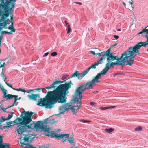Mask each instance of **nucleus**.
<instances>
[{
    "label": "nucleus",
    "mask_w": 148,
    "mask_h": 148,
    "mask_svg": "<svg viewBox=\"0 0 148 148\" xmlns=\"http://www.w3.org/2000/svg\"><path fill=\"white\" fill-rule=\"evenodd\" d=\"M35 114L32 112L24 111L20 115L21 118H17L13 121L14 123L18 120L19 125L16 128V130L18 133L17 136H20V143L22 145H26L25 143H30L34 138L36 135L33 136L34 134L32 132L27 131V129L30 128L29 124L32 121V117L33 114Z\"/></svg>",
    "instance_id": "obj_1"
},
{
    "label": "nucleus",
    "mask_w": 148,
    "mask_h": 148,
    "mask_svg": "<svg viewBox=\"0 0 148 148\" xmlns=\"http://www.w3.org/2000/svg\"><path fill=\"white\" fill-rule=\"evenodd\" d=\"M45 98L39 99L37 105L51 109L53 105L57 102L63 104L66 102V95L68 93H47Z\"/></svg>",
    "instance_id": "obj_2"
},
{
    "label": "nucleus",
    "mask_w": 148,
    "mask_h": 148,
    "mask_svg": "<svg viewBox=\"0 0 148 148\" xmlns=\"http://www.w3.org/2000/svg\"><path fill=\"white\" fill-rule=\"evenodd\" d=\"M73 84L71 80L69 82L66 83V81H60L58 78L54 80L51 84L48 86L44 88H40L42 90L40 91H37L39 92L42 91L43 92V90L45 89H48L47 92H69L68 91L71 87V86Z\"/></svg>",
    "instance_id": "obj_3"
},
{
    "label": "nucleus",
    "mask_w": 148,
    "mask_h": 148,
    "mask_svg": "<svg viewBox=\"0 0 148 148\" xmlns=\"http://www.w3.org/2000/svg\"><path fill=\"white\" fill-rule=\"evenodd\" d=\"M82 97V93H74L71 100V102L73 103H76L78 105L76 106L77 109L74 108L75 106L72 105L71 107L70 110H71L73 114L75 115L77 112V110H79L80 107L82 106L81 99Z\"/></svg>",
    "instance_id": "obj_4"
},
{
    "label": "nucleus",
    "mask_w": 148,
    "mask_h": 148,
    "mask_svg": "<svg viewBox=\"0 0 148 148\" xmlns=\"http://www.w3.org/2000/svg\"><path fill=\"white\" fill-rule=\"evenodd\" d=\"M48 123L44 122L41 121H38L36 123L35 121L29 123V126L30 129H36L37 130H42L44 132L49 126L47 125Z\"/></svg>",
    "instance_id": "obj_5"
},
{
    "label": "nucleus",
    "mask_w": 148,
    "mask_h": 148,
    "mask_svg": "<svg viewBox=\"0 0 148 148\" xmlns=\"http://www.w3.org/2000/svg\"><path fill=\"white\" fill-rule=\"evenodd\" d=\"M100 82L99 79H94L90 82H88L87 83L81 85L79 87H77L75 92H82L86 90L92 89V87L95 82L98 83Z\"/></svg>",
    "instance_id": "obj_6"
},
{
    "label": "nucleus",
    "mask_w": 148,
    "mask_h": 148,
    "mask_svg": "<svg viewBox=\"0 0 148 148\" xmlns=\"http://www.w3.org/2000/svg\"><path fill=\"white\" fill-rule=\"evenodd\" d=\"M4 78L3 77V79H4V81L5 82L6 84L10 87H11L13 90H15L18 92L21 91L23 92H37V91H40L41 90L40 88H36L34 89H29L27 90H25L24 89H23L21 88H19L18 89H15L12 87V84H10L9 83L6 82L5 80L7 78V77L5 75H4Z\"/></svg>",
    "instance_id": "obj_7"
},
{
    "label": "nucleus",
    "mask_w": 148,
    "mask_h": 148,
    "mask_svg": "<svg viewBox=\"0 0 148 148\" xmlns=\"http://www.w3.org/2000/svg\"><path fill=\"white\" fill-rule=\"evenodd\" d=\"M69 134H59V136L58 137V140L60 139L59 138H62V142L63 143L65 142L68 139V142L71 145H74L75 144V143L74 142V139L73 137H69Z\"/></svg>",
    "instance_id": "obj_8"
},
{
    "label": "nucleus",
    "mask_w": 148,
    "mask_h": 148,
    "mask_svg": "<svg viewBox=\"0 0 148 148\" xmlns=\"http://www.w3.org/2000/svg\"><path fill=\"white\" fill-rule=\"evenodd\" d=\"M118 62L117 61L115 62H108L106 64L105 68L101 71L102 74L103 75L106 74L110 68L114 67V65L118 66Z\"/></svg>",
    "instance_id": "obj_9"
},
{
    "label": "nucleus",
    "mask_w": 148,
    "mask_h": 148,
    "mask_svg": "<svg viewBox=\"0 0 148 148\" xmlns=\"http://www.w3.org/2000/svg\"><path fill=\"white\" fill-rule=\"evenodd\" d=\"M117 60L118 62L128 63L130 61V58L127 50L121 54V57H119Z\"/></svg>",
    "instance_id": "obj_10"
},
{
    "label": "nucleus",
    "mask_w": 148,
    "mask_h": 148,
    "mask_svg": "<svg viewBox=\"0 0 148 148\" xmlns=\"http://www.w3.org/2000/svg\"><path fill=\"white\" fill-rule=\"evenodd\" d=\"M72 103L71 102H68L60 106L59 109L60 114H62L65 111L70 110L71 107L72 106L71 104Z\"/></svg>",
    "instance_id": "obj_11"
},
{
    "label": "nucleus",
    "mask_w": 148,
    "mask_h": 148,
    "mask_svg": "<svg viewBox=\"0 0 148 148\" xmlns=\"http://www.w3.org/2000/svg\"><path fill=\"white\" fill-rule=\"evenodd\" d=\"M51 130L50 128L48 126L45 131V132L44 135L48 137H50L51 138L55 137L58 139H59L58 137V136H59V134H57L56 133H54V131H51Z\"/></svg>",
    "instance_id": "obj_12"
},
{
    "label": "nucleus",
    "mask_w": 148,
    "mask_h": 148,
    "mask_svg": "<svg viewBox=\"0 0 148 148\" xmlns=\"http://www.w3.org/2000/svg\"><path fill=\"white\" fill-rule=\"evenodd\" d=\"M7 15L5 12L4 13L2 14L0 16V18H3V21L2 22V27L3 29V28L7 29V24H9L10 23V20L9 18H7Z\"/></svg>",
    "instance_id": "obj_13"
},
{
    "label": "nucleus",
    "mask_w": 148,
    "mask_h": 148,
    "mask_svg": "<svg viewBox=\"0 0 148 148\" xmlns=\"http://www.w3.org/2000/svg\"><path fill=\"white\" fill-rule=\"evenodd\" d=\"M142 46L144 47H146L142 43V42H140L135 44L134 46H130V47L132 49L133 51L137 55L140 54L139 49Z\"/></svg>",
    "instance_id": "obj_14"
},
{
    "label": "nucleus",
    "mask_w": 148,
    "mask_h": 148,
    "mask_svg": "<svg viewBox=\"0 0 148 148\" xmlns=\"http://www.w3.org/2000/svg\"><path fill=\"white\" fill-rule=\"evenodd\" d=\"M127 50L130 58V61L133 64L134 61V58L137 54L133 51V49L130 47Z\"/></svg>",
    "instance_id": "obj_15"
},
{
    "label": "nucleus",
    "mask_w": 148,
    "mask_h": 148,
    "mask_svg": "<svg viewBox=\"0 0 148 148\" xmlns=\"http://www.w3.org/2000/svg\"><path fill=\"white\" fill-rule=\"evenodd\" d=\"M85 72V71L81 73H79V71L77 70H76L74 72L72 75L71 77H77L78 79H79L80 78L81 79L82 78L84 77L86 74H84Z\"/></svg>",
    "instance_id": "obj_16"
},
{
    "label": "nucleus",
    "mask_w": 148,
    "mask_h": 148,
    "mask_svg": "<svg viewBox=\"0 0 148 148\" xmlns=\"http://www.w3.org/2000/svg\"><path fill=\"white\" fill-rule=\"evenodd\" d=\"M7 10L14 11V8L16 5V0H8Z\"/></svg>",
    "instance_id": "obj_17"
},
{
    "label": "nucleus",
    "mask_w": 148,
    "mask_h": 148,
    "mask_svg": "<svg viewBox=\"0 0 148 148\" xmlns=\"http://www.w3.org/2000/svg\"><path fill=\"white\" fill-rule=\"evenodd\" d=\"M102 63V62H101V60H97V62H95L91 65V66L89 67L88 69L85 70V72L84 73V74H87L91 68L95 69L96 66H98L99 64H101Z\"/></svg>",
    "instance_id": "obj_18"
},
{
    "label": "nucleus",
    "mask_w": 148,
    "mask_h": 148,
    "mask_svg": "<svg viewBox=\"0 0 148 148\" xmlns=\"http://www.w3.org/2000/svg\"><path fill=\"white\" fill-rule=\"evenodd\" d=\"M13 12L14 11L7 10L5 12L6 13V14L7 15V16L8 18L10 15V21L12 24L13 23L14 24Z\"/></svg>",
    "instance_id": "obj_19"
},
{
    "label": "nucleus",
    "mask_w": 148,
    "mask_h": 148,
    "mask_svg": "<svg viewBox=\"0 0 148 148\" xmlns=\"http://www.w3.org/2000/svg\"><path fill=\"white\" fill-rule=\"evenodd\" d=\"M28 97L30 99L36 101L39 98L40 94H32L31 95H28Z\"/></svg>",
    "instance_id": "obj_20"
},
{
    "label": "nucleus",
    "mask_w": 148,
    "mask_h": 148,
    "mask_svg": "<svg viewBox=\"0 0 148 148\" xmlns=\"http://www.w3.org/2000/svg\"><path fill=\"white\" fill-rule=\"evenodd\" d=\"M8 0H0V5L3 7L6 10H7L8 5Z\"/></svg>",
    "instance_id": "obj_21"
},
{
    "label": "nucleus",
    "mask_w": 148,
    "mask_h": 148,
    "mask_svg": "<svg viewBox=\"0 0 148 148\" xmlns=\"http://www.w3.org/2000/svg\"><path fill=\"white\" fill-rule=\"evenodd\" d=\"M14 112H12L10 115L9 114L8 117L6 119L3 118V116H2L1 119H0V124H1V123L5 121V120H9L13 116V115Z\"/></svg>",
    "instance_id": "obj_22"
},
{
    "label": "nucleus",
    "mask_w": 148,
    "mask_h": 148,
    "mask_svg": "<svg viewBox=\"0 0 148 148\" xmlns=\"http://www.w3.org/2000/svg\"><path fill=\"white\" fill-rule=\"evenodd\" d=\"M3 93L4 94L3 97V98H6L7 100L8 101H9L11 99H12L16 95H13L10 94H7V93Z\"/></svg>",
    "instance_id": "obj_23"
},
{
    "label": "nucleus",
    "mask_w": 148,
    "mask_h": 148,
    "mask_svg": "<svg viewBox=\"0 0 148 148\" xmlns=\"http://www.w3.org/2000/svg\"><path fill=\"white\" fill-rule=\"evenodd\" d=\"M2 138L0 139V148H9V145L8 143L3 144Z\"/></svg>",
    "instance_id": "obj_24"
},
{
    "label": "nucleus",
    "mask_w": 148,
    "mask_h": 148,
    "mask_svg": "<svg viewBox=\"0 0 148 148\" xmlns=\"http://www.w3.org/2000/svg\"><path fill=\"white\" fill-rule=\"evenodd\" d=\"M113 53L110 54L109 55H106L105 56H103V58H104V60L105 59L106 57H107V62H112V56Z\"/></svg>",
    "instance_id": "obj_25"
},
{
    "label": "nucleus",
    "mask_w": 148,
    "mask_h": 148,
    "mask_svg": "<svg viewBox=\"0 0 148 148\" xmlns=\"http://www.w3.org/2000/svg\"><path fill=\"white\" fill-rule=\"evenodd\" d=\"M132 64H133L130 61H129L128 62V63H126L123 62H118V66L121 65L123 67L127 65H128L130 66H132Z\"/></svg>",
    "instance_id": "obj_26"
},
{
    "label": "nucleus",
    "mask_w": 148,
    "mask_h": 148,
    "mask_svg": "<svg viewBox=\"0 0 148 148\" xmlns=\"http://www.w3.org/2000/svg\"><path fill=\"white\" fill-rule=\"evenodd\" d=\"M104 54V51L101 52L100 53H98L96 54V55H97L99 56L100 57L102 56V57L100 59H99L98 60H101V62H103V61L104 60V58H103V55Z\"/></svg>",
    "instance_id": "obj_27"
},
{
    "label": "nucleus",
    "mask_w": 148,
    "mask_h": 148,
    "mask_svg": "<svg viewBox=\"0 0 148 148\" xmlns=\"http://www.w3.org/2000/svg\"><path fill=\"white\" fill-rule=\"evenodd\" d=\"M111 48L110 47V48H109V49H108L107 50V51H103L104 52V54L103 55V56H105L106 55H109V54H110L111 53H112V54L113 53L111 52Z\"/></svg>",
    "instance_id": "obj_28"
},
{
    "label": "nucleus",
    "mask_w": 148,
    "mask_h": 148,
    "mask_svg": "<svg viewBox=\"0 0 148 148\" xmlns=\"http://www.w3.org/2000/svg\"><path fill=\"white\" fill-rule=\"evenodd\" d=\"M144 33L146 35L144 37L146 38H148V25L145 28Z\"/></svg>",
    "instance_id": "obj_29"
},
{
    "label": "nucleus",
    "mask_w": 148,
    "mask_h": 148,
    "mask_svg": "<svg viewBox=\"0 0 148 148\" xmlns=\"http://www.w3.org/2000/svg\"><path fill=\"white\" fill-rule=\"evenodd\" d=\"M14 98V101L13 104L12 105L9 106V107H12L14 105H16V103L17 101L18 100V96L17 95H16Z\"/></svg>",
    "instance_id": "obj_30"
},
{
    "label": "nucleus",
    "mask_w": 148,
    "mask_h": 148,
    "mask_svg": "<svg viewBox=\"0 0 148 148\" xmlns=\"http://www.w3.org/2000/svg\"><path fill=\"white\" fill-rule=\"evenodd\" d=\"M6 11L3 7L0 5V16L5 12Z\"/></svg>",
    "instance_id": "obj_31"
},
{
    "label": "nucleus",
    "mask_w": 148,
    "mask_h": 148,
    "mask_svg": "<svg viewBox=\"0 0 148 148\" xmlns=\"http://www.w3.org/2000/svg\"><path fill=\"white\" fill-rule=\"evenodd\" d=\"M103 75L101 73V71L100 73H98L96 76L95 77L94 79H99L101 78V75Z\"/></svg>",
    "instance_id": "obj_32"
},
{
    "label": "nucleus",
    "mask_w": 148,
    "mask_h": 148,
    "mask_svg": "<svg viewBox=\"0 0 148 148\" xmlns=\"http://www.w3.org/2000/svg\"><path fill=\"white\" fill-rule=\"evenodd\" d=\"M0 88L2 91L3 92H7V90L4 88V87L1 84H0Z\"/></svg>",
    "instance_id": "obj_33"
},
{
    "label": "nucleus",
    "mask_w": 148,
    "mask_h": 148,
    "mask_svg": "<svg viewBox=\"0 0 148 148\" xmlns=\"http://www.w3.org/2000/svg\"><path fill=\"white\" fill-rule=\"evenodd\" d=\"M0 88L2 91L3 92H7V90L4 88V87L1 84H0Z\"/></svg>",
    "instance_id": "obj_34"
},
{
    "label": "nucleus",
    "mask_w": 148,
    "mask_h": 148,
    "mask_svg": "<svg viewBox=\"0 0 148 148\" xmlns=\"http://www.w3.org/2000/svg\"><path fill=\"white\" fill-rule=\"evenodd\" d=\"M119 57L118 56H115L113 54L112 56V61L115 60H116V61H117V60H118V59H119Z\"/></svg>",
    "instance_id": "obj_35"
},
{
    "label": "nucleus",
    "mask_w": 148,
    "mask_h": 148,
    "mask_svg": "<svg viewBox=\"0 0 148 148\" xmlns=\"http://www.w3.org/2000/svg\"><path fill=\"white\" fill-rule=\"evenodd\" d=\"M105 130L106 131L110 133L113 131L114 130L112 128H110L109 129H105Z\"/></svg>",
    "instance_id": "obj_36"
},
{
    "label": "nucleus",
    "mask_w": 148,
    "mask_h": 148,
    "mask_svg": "<svg viewBox=\"0 0 148 148\" xmlns=\"http://www.w3.org/2000/svg\"><path fill=\"white\" fill-rule=\"evenodd\" d=\"M135 130L136 131H141L142 130V128L140 126H139L138 127H137L135 128Z\"/></svg>",
    "instance_id": "obj_37"
},
{
    "label": "nucleus",
    "mask_w": 148,
    "mask_h": 148,
    "mask_svg": "<svg viewBox=\"0 0 148 148\" xmlns=\"http://www.w3.org/2000/svg\"><path fill=\"white\" fill-rule=\"evenodd\" d=\"M3 18H0V28H1V30H2L3 29L2 27V22L3 21Z\"/></svg>",
    "instance_id": "obj_38"
},
{
    "label": "nucleus",
    "mask_w": 148,
    "mask_h": 148,
    "mask_svg": "<svg viewBox=\"0 0 148 148\" xmlns=\"http://www.w3.org/2000/svg\"><path fill=\"white\" fill-rule=\"evenodd\" d=\"M146 39H147L146 41L144 42H142V43L146 46H148V38Z\"/></svg>",
    "instance_id": "obj_39"
},
{
    "label": "nucleus",
    "mask_w": 148,
    "mask_h": 148,
    "mask_svg": "<svg viewBox=\"0 0 148 148\" xmlns=\"http://www.w3.org/2000/svg\"><path fill=\"white\" fill-rule=\"evenodd\" d=\"M68 75H66H66H63L62 76V77L61 78V79L62 80H64L68 76Z\"/></svg>",
    "instance_id": "obj_40"
},
{
    "label": "nucleus",
    "mask_w": 148,
    "mask_h": 148,
    "mask_svg": "<svg viewBox=\"0 0 148 148\" xmlns=\"http://www.w3.org/2000/svg\"><path fill=\"white\" fill-rule=\"evenodd\" d=\"M125 75V73H121V72H120L119 73H115L113 75V77H115L116 75Z\"/></svg>",
    "instance_id": "obj_41"
},
{
    "label": "nucleus",
    "mask_w": 148,
    "mask_h": 148,
    "mask_svg": "<svg viewBox=\"0 0 148 148\" xmlns=\"http://www.w3.org/2000/svg\"><path fill=\"white\" fill-rule=\"evenodd\" d=\"M49 121H50V122H49V123H51V124L55 123V120L54 119H52L51 120H49Z\"/></svg>",
    "instance_id": "obj_42"
},
{
    "label": "nucleus",
    "mask_w": 148,
    "mask_h": 148,
    "mask_svg": "<svg viewBox=\"0 0 148 148\" xmlns=\"http://www.w3.org/2000/svg\"><path fill=\"white\" fill-rule=\"evenodd\" d=\"M80 121L85 123H87L90 122V121H87L84 120H80Z\"/></svg>",
    "instance_id": "obj_43"
},
{
    "label": "nucleus",
    "mask_w": 148,
    "mask_h": 148,
    "mask_svg": "<svg viewBox=\"0 0 148 148\" xmlns=\"http://www.w3.org/2000/svg\"><path fill=\"white\" fill-rule=\"evenodd\" d=\"M58 53L56 52H53L51 53V55L53 56H55L57 55Z\"/></svg>",
    "instance_id": "obj_44"
},
{
    "label": "nucleus",
    "mask_w": 148,
    "mask_h": 148,
    "mask_svg": "<svg viewBox=\"0 0 148 148\" xmlns=\"http://www.w3.org/2000/svg\"><path fill=\"white\" fill-rule=\"evenodd\" d=\"M14 27V24L13 23H11V25L9 26L8 27V29L9 30L11 29H12Z\"/></svg>",
    "instance_id": "obj_45"
},
{
    "label": "nucleus",
    "mask_w": 148,
    "mask_h": 148,
    "mask_svg": "<svg viewBox=\"0 0 148 148\" xmlns=\"http://www.w3.org/2000/svg\"><path fill=\"white\" fill-rule=\"evenodd\" d=\"M2 105H0V108L1 109L4 111V112H6V111H5V110L7 109V108H9V107H8V108H3L2 107H1V106H2Z\"/></svg>",
    "instance_id": "obj_46"
},
{
    "label": "nucleus",
    "mask_w": 148,
    "mask_h": 148,
    "mask_svg": "<svg viewBox=\"0 0 148 148\" xmlns=\"http://www.w3.org/2000/svg\"><path fill=\"white\" fill-rule=\"evenodd\" d=\"M100 109L101 110H104L106 109H108V107H100Z\"/></svg>",
    "instance_id": "obj_47"
},
{
    "label": "nucleus",
    "mask_w": 148,
    "mask_h": 148,
    "mask_svg": "<svg viewBox=\"0 0 148 148\" xmlns=\"http://www.w3.org/2000/svg\"><path fill=\"white\" fill-rule=\"evenodd\" d=\"M131 1H132L131 2H130V1H129V3H130L131 5V7H132V8L133 9H133H134V6H132V5L133 4V1L132 0H131Z\"/></svg>",
    "instance_id": "obj_48"
},
{
    "label": "nucleus",
    "mask_w": 148,
    "mask_h": 148,
    "mask_svg": "<svg viewBox=\"0 0 148 148\" xmlns=\"http://www.w3.org/2000/svg\"><path fill=\"white\" fill-rule=\"evenodd\" d=\"M13 122V121H8L6 122V124L8 125H10L12 124Z\"/></svg>",
    "instance_id": "obj_49"
},
{
    "label": "nucleus",
    "mask_w": 148,
    "mask_h": 148,
    "mask_svg": "<svg viewBox=\"0 0 148 148\" xmlns=\"http://www.w3.org/2000/svg\"><path fill=\"white\" fill-rule=\"evenodd\" d=\"M144 31H145V28L143 29L142 30L141 32H139L138 33V34L139 35L140 34H142L143 33H144Z\"/></svg>",
    "instance_id": "obj_50"
},
{
    "label": "nucleus",
    "mask_w": 148,
    "mask_h": 148,
    "mask_svg": "<svg viewBox=\"0 0 148 148\" xmlns=\"http://www.w3.org/2000/svg\"><path fill=\"white\" fill-rule=\"evenodd\" d=\"M41 147L42 148H48V146L47 145L45 144L42 146Z\"/></svg>",
    "instance_id": "obj_51"
},
{
    "label": "nucleus",
    "mask_w": 148,
    "mask_h": 148,
    "mask_svg": "<svg viewBox=\"0 0 148 148\" xmlns=\"http://www.w3.org/2000/svg\"><path fill=\"white\" fill-rule=\"evenodd\" d=\"M25 144H26V145H28L29 146V147H27V148H34V146L32 145H30L28 143V144H25Z\"/></svg>",
    "instance_id": "obj_52"
},
{
    "label": "nucleus",
    "mask_w": 148,
    "mask_h": 148,
    "mask_svg": "<svg viewBox=\"0 0 148 148\" xmlns=\"http://www.w3.org/2000/svg\"><path fill=\"white\" fill-rule=\"evenodd\" d=\"M114 37L116 39H117L119 38V36L116 35H113Z\"/></svg>",
    "instance_id": "obj_53"
},
{
    "label": "nucleus",
    "mask_w": 148,
    "mask_h": 148,
    "mask_svg": "<svg viewBox=\"0 0 148 148\" xmlns=\"http://www.w3.org/2000/svg\"><path fill=\"white\" fill-rule=\"evenodd\" d=\"M71 28H67V34L69 33L71 31Z\"/></svg>",
    "instance_id": "obj_54"
},
{
    "label": "nucleus",
    "mask_w": 148,
    "mask_h": 148,
    "mask_svg": "<svg viewBox=\"0 0 148 148\" xmlns=\"http://www.w3.org/2000/svg\"><path fill=\"white\" fill-rule=\"evenodd\" d=\"M90 53L91 54L93 55H95V54H96L95 52L94 51H90Z\"/></svg>",
    "instance_id": "obj_55"
},
{
    "label": "nucleus",
    "mask_w": 148,
    "mask_h": 148,
    "mask_svg": "<svg viewBox=\"0 0 148 148\" xmlns=\"http://www.w3.org/2000/svg\"><path fill=\"white\" fill-rule=\"evenodd\" d=\"M5 63L4 62L2 64L0 65V68H3L5 66Z\"/></svg>",
    "instance_id": "obj_56"
},
{
    "label": "nucleus",
    "mask_w": 148,
    "mask_h": 148,
    "mask_svg": "<svg viewBox=\"0 0 148 148\" xmlns=\"http://www.w3.org/2000/svg\"><path fill=\"white\" fill-rule=\"evenodd\" d=\"M49 54V52H47L46 53H45L43 55V57H45L47 56Z\"/></svg>",
    "instance_id": "obj_57"
},
{
    "label": "nucleus",
    "mask_w": 148,
    "mask_h": 148,
    "mask_svg": "<svg viewBox=\"0 0 148 148\" xmlns=\"http://www.w3.org/2000/svg\"><path fill=\"white\" fill-rule=\"evenodd\" d=\"M10 30H11L12 33L15 32L16 30V29H15L14 28V27L12 29Z\"/></svg>",
    "instance_id": "obj_58"
},
{
    "label": "nucleus",
    "mask_w": 148,
    "mask_h": 148,
    "mask_svg": "<svg viewBox=\"0 0 148 148\" xmlns=\"http://www.w3.org/2000/svg\"><path fill=\"white\" fill-rule=\"evenodd\" d=\"M12 125H7L4 126V128H11Z\"/></svg>",
    "instance_id": "obj_59"
},
{
    "label": "nucleus",
    "mask_w": 148,
    "mask_h": 148,
    "mask_svg": "<svg viewBox=\"0 0 148 148\" xmlns=\"http://www.w3.org/2000/svg\"><path fill=\"white\" fill-rule=\"evenodd\" d=\"M3 34H8V31H3Z\"/></svg>",
    "instance_id": "obj_60"
},
{
    "label": "nucleus",
    "mask_w": 148,
    "mask_h": 148,
    "mask_svg": "<svg viewBox=\"0 0 148 148\" xmlns=\"http://www.w3.org/2000/svg\"><path fill=\"white\" fill-rule=\"evenodd\" d=\"M117 44V43H116L115 44H114V45H111L110 47V48H112L113 47H114V46H116Z\"/></svg>",
    "instance_id": "obj_61"
},
{
    "label": "nucleus",
    "mask_w": 148,
    "mask_h": 148,
    "mask_svg": "<svg viewBox=\"0 0 148 148\" xmlns=\"http://www.w3.org/2000/svg\"><path fill=\"white\" fill-rule=\"evenodd\" d=\"M115 106H110V107H108V109H112L115 107Z\"/></svg>",
    "instance_id": "obj_62"
},
{
    "label": "nucleus",
    "mask_w": 148,
    "mask_h": 148,
    "mask_svg": "<svg viewBox=\"0 0 148 148\" xmlns=\"http://www.w3.org/2000/svg\"><path fill=\"white\" fill-rule=\"evenodd\" d=\"M75 3L76 4H78L80 5H81L82 4V3L80 2H75Z\"/></svg>",
    "instance_id": "obj_63"
},
{
    "label": "nucleus",
    "mask_w": 148,
    "mask_h": 148,
    "mask_svg": "<svg viewBox=\"0 0 148 148\" xmlns=\"http://www.w3.org/2000/svg\"><path fill=\"white\" fill-rule=\"evenodd\" d=\"M12 34V32L11 31L10 32H8V35H10V34Z\"/></svg>",
    "instance_id": "obj_64"
}]
</instances>
